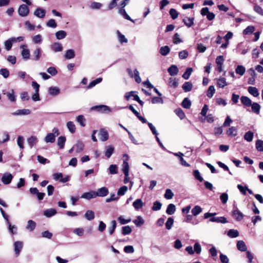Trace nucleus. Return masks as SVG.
Here are the masks:
<instances>
[{"instance_id": "55", "label": "nucleus", "mask_w": 263, "mask_h": 263, "mask_svg": "<svg viewBox=\"0 0 263 263\" xmlns=\"http://www.w3.org/2000/svg\"><path fill=\"white\" fill-rule=\"evenodd\" d=\"M23 58L25 60H28L30 58V51L28 49H24L21 52Z\"/></svg>"}, {"instance_id": "34", "label": "nucleus", "mask_w": 263, "mask_h": 263, "mask_svg": "<svg viewBox=\"0 0 263 263\" xmlns=\"http://www.w3.org/2000/svg\"><path fill=\"white\" fill-rule=\"evenodd\" d=\"M102 81V78H99L95 80L92 81L89 85L87 86V89H90L96 86L97 84L100 83Z\"/></svg>"}, {"instance_id": "59", "label": "nucleus", "mask_w": 263, "mask_h": 263, "mask_svg": "<svg viewBox=\"0 0 263 263\" xmlns=\"http://www.w3.org/2000/svg\"><path fill=\"white\" fill-rule=\"evenodd\" d=\"M215 88L214 87V86H210L209 88H208V90L207 91V96L209 97V98H212L214 93H215Z\"/></svg>"}, {"instance_id": "39", "label": "nucleus", "mask_w": 263, "mask_h": 263, "mask_svg": "<svg viewBox=\"0 0 263 263\" xmlns=\"http://www.w3.org/2000/svg\"><path fill=\"white\" fill-rule=\"evenodd\" d=\"M132 229L129 226H124L122 228V234L124 235H128L131 233Z\"/></svg>"}, {"instance_id": "8", "label": "nucleus", "mask_w": 263, "mask_h": 263, "mask_svg": "<svg viewBox=\"0 0 263 263\" xmlns=\"http://www.w3.org/2000/svg\"><path fill=\"white\" fill-rule=\"evenodd\" d=\"M46 14V10L41 8H37L34 11V15L39 18H44Z\"/></svg>"}, {"instance_id": "25", "label": "nucleus", "mask_w": 263, "mask_h": 263, "mask_svg": "<svg viewBox=\"0 0 263 263\" xmlns=\"http://www.w3.org/2000/svg\"><path fill=\"white\" fill-rule=\"evenodd\" d=\"M248 92L254 97H258L259 96V92L257 88L255 87L250 86L248 87Z\"/></svg>"}, {"instance_id": "16", "label": "nucleus", "mask_w": 263, "mask_h": 263, "mask_svg": "<svg viewBox=\"0 0 263 263\" xmlns=\"http://www.w3.org/2000/svg\"><path fill=\"white\" fill-rule=\"evenodd\" d=\"M15 42H16V38L15 37H12L6 41L5 42V46L6 49L8 51L10 50L12 48V43Z\"/></svg>"}, {"instance_id": "42", "label": "nucleus", "mask_w": 263, "mask_h": 263, "mask_svg": "<svg viewBox=\"0 0 263 263\" xmlns=\"http://www.w3.org/2000/svg\"><path fill=\"white\" fill-rule=\"evenodd\" d=\"M184 24L188 27H191L194 24L193 17H186L183 19Z\"/></svg>"}, {"instance_id": "30", "label": "nucleus", "mask_w": 263, "mask_h": 263, "mask_svg": "<svg viewBox=\"0 0 263 263\" xmlns=\"http://www.w3.org/2000/svg\"><path fill=\"white\" fill-rule=\"evenodd\" d=\"M75 57V52L73 49H68L66 51L65 57L66 59H71Z\"/></svg>"}, {"instance_id": "41", "label": "nucleus", "mask_w": 263, "mask_h": 263, "mask_svg": "<svg viewBox=\"0 0 263 263\" xmlns=\"http://www.w3.org/2000/svg\"><path fill=\"white\" fill-rule=\"evenodd\" d=\"M67 127L68 128L69 130L73 134L76 132V128L74 124L72 121H68L67 123Z\"/></svg>"}, {"instance_id": "1", "label": "nucleus", "mask_w": 263, "mask_h": 263, "mask_svg": "<svg viewBox=\"0 0 263 263\" xmlns=\"http://www.w3.org/2000/svg\"><path fill=\"white\" fill-rule=\"evenodd\" d=\"M90 110L102 113L110 112L111 111L110 107L105 105L93 106L90 108Z\"/></svg>"}, {"instance_id": "17", "label": "nucleus", "mask_w": 263, "mask_h": 263, "mask_svg": "<svg viewBox=\"0 0 263 263\" xmlns=\"http://www.w3.org/2000/svg\"><path fill=\"white\" fill-rule=\"evenodd\" d=\"M193 85L191 82H185L182 86V88L185 92H189L193 88Z\"/></svg>"}, {"instance_id": "32", "label": "nucleus", "mask_w": 263, "mask_h": 263, "mask_svg": "<svg viewBox=\"0 0 263 263\" xmlns=\"http://www.w3.org/2000/svg\"><path fill=\"white\" fill-rule=\"evenodd\" d=\"M239 235V232L237 230L230 229L228 232V236L230 238H236Z\"/></svg>"}, {"instance_id": "36", "label": "nucleus", "mask_w": 263, "mask_h": 263, "mask_svg": "<svg viewBox=\"0 0 263 263\" xmlns=\"http://www.w3.org/2000/svg\"><path fill=\"white\" fill-rule=\"evenodd\" d=\"M52 49L54 52H59L63 50V47L61 44L54 43L52 46Z\"/></svg>"}, {"instance_id": "53", "label": "nucleus", "mask_w": 263, "mask_h": 263, "mask_svg": "<svg viewBox=\"0 0 263 263\" xmlns=\"http://www.w3.org/2000/svg\"><path fill=\"white\" fill-rule=\"evenodd\" d=\"M133 222L136 226L140 227L144 223V221L140 216H139L137 217L136 219L133 221Z\"/></svg>"}, {"instance_id": "4", "label": "nucleus", "mask_w": 263, "mask_h": 263, "mask_svg": "<svg viewBox=\"0 0 263 263\" xmlns=\"http://www.w3.org/2000/svg\"><path fill=\"white\" fill-rule=\"evenodd\" d=\"M232 216L237 221L241 220L244 217V215L237 208L233 211Z\"/></svg>"}, {"instance_id": "14", "label": "nucleus", "mask_w": 263, "mask_h": 263, "mask_svg": "<svg viewBox=\"0 0 263 263\" xmlns=\"http://www.w3.org/2000/svg\"><path fill=\"white\" fill-rule=\"evenodd\" d=\"M66 140V139L65 136H61L58 138L57 145L60 149L64 148Z\"/></svg>"}, {"instance_id": "40", "label": "nucleus", "mask_w": 263, "mask_h": 263, "mask_svg": "<svg viewBox=\"0 0 263 263\" xmlns=\"http://www.w3.org/2000/svg\"><path fill=\"white\" fill-rule=\"evenodd\" d=\"M117 33L118 34V39L120 43H126L128 42L127 39L125 37V35L121 34L119 30H117Z\"/></svg>"}, {"instance_id": "35", "label": "nucleus", "mask_w": 263, "mask_h": 263, "mask_svg": "<svg viewBox=\"0 0 263 263\" xmlns=\"http://www.w3.org/2000/svg\"><path fill=\"white\" fill-rule=\"evenodd\" d=\"M119 13L123 16L124 18L134 23V20L128 15L124 8H120L119 9Z\"/></svg>"}, {"instance_id": "61", "label": "nucleus", "mask_w": 263, "mask_h": 263, "mask_svg": "<svg viewBox=\"0 0 263 263\" xmlns=\"http://www.w3.org/2000/svg\"><path fill=\"white\" fill-rule=\"evenodd\" d=\"M111 226L109 228V233L110 235H112L116 228L117 227V223L115 220H112L111 221Z\"/></svg>"}, {"instance_id": "63", "label": "nucleus", "mask_w": 263, "mask_h": 263, "mask_svg": "<svg viewBox=\"0 0 263 263\" xmlns=\"http://www.w3.org/2000/svg\"><path fill=\"white\" fill-rule=\"evenodd\" d=\"M169 13H170V14L171 15V17L172 18V19L173 20H175L176 19L178 16V14L179 13H178V12L176 10V9H174V8H171L170 10V11H169Z\"/></svg>"}, {"instance_id": "5", "label": "nucleus", "mask_w": 263, "mask_h": 263, "mask_svg": "<svg viewBox=\"0 0 263 263\" xmlns=\"http://www.w3.org/2000/svg\"><path fill=\"white\" fill-rule=\"evenodd\" d=\"M96 196L99 197H104L108 195V190L106 187H102L97 191V192H95Z\"/></svg>"}, {"instance_id": "38", "label": "nucleus", "mask_w": 263, "mask_h": 263, "mask_svg": "<svg viewBox=\"0 0 263 263\" xmlns=\"http://www.w3.org/2000/svg\"><path fill=\"white\" fill-rule=\"evenodd\" d=\"M235 71L237 74L243 76L246 72V68L242 65H238L235 69Z\"/></svg>"}, {"instance_id": "11", "label": "nucleus", "mask_w": 263, "mask_h": 263, "mask_svg": "<svg viewBox=\"0 0 263 263\" xmlns=\"http://www.w3.org/2000/svg\"><path fill=\"white\" fill-rule=\"evenodd\" d=\"M144 205V203L142 202L141 199H137L133 203V206L134 207L135 209L137 211L141 209Z\"/></svg>"}, {"instance_id": "47", "label": "nucleus", "mask_w": 263, "mask_h": 263, "mask_svg": "<svg viewBox=\"0 0 263 263\" xmlns=\"http://www.w3.org/2000/svg\"><path fill=\"white\" fill-rule=\"evenodd\" d=\"M170 49L168 46L162 47L160 50V53L162 55H166L170 52Z\"/></svg>"}, {"instance_id": "43", "label": "nucleus", "mask_w": 263, "mask_h": 263, "mask_svg": "<svg viewBox=\"0 0 263 263\" xmlns=\"http://www.w3.org/2000/svg\"><path fill=\"white\" fill-rule=\"evenodd\" d=\"M55 36L57 39L61 40L66 37V32L64 30L58 31L55 33Z\"/></svg>"}, {"instance_id": "12", "label": "nucleus", "mask_w": 263, "mask_h": 263, "mask_svg": "<svg viewBox=\"0 0 263 263\" xmlns=\"http://www.w3.org/2000/svg\"><path fill=\"white\" fill-rule=\"evenodd\" d=\"M167 71L171 76H174L177 74L179 69L177 66L172 65L167 69Z\"/></svg>"}, {"instance_id": "13", "label": "nucleus", "mask_w": 263, "mask_h": 263, "mask_svg": "<svg viewBox=\"0 0 263 263\" xmlns=\"http://www.w3.org/2000/svg\"><path fill=\"white\" fill-rule=\"evenodd\" d=\"M14 246L15 253L17 256L23 248V243L21 241H17L14 242Z\"/></svg>"}, {"instance_id": "2", "label": "nucleus", "mask_w": 263, "mask_h": 263, "mask_svg": "<svg viewBox=\"0 0 263 263\" xmlns=\"http://www.w3.org/2000/svg\"><path fill=\"white\" fill-rule=\"evenodd\" d=\"M18 13L20 16L23 17L28 15L29 13V7L25 4L20 5L18 9Z\"/></svg>"}, {"instance_id": "6", "label": "nucleus", "mask_w": 263, "mask_h": 263, "mask_svg": "<svg viewBox=\"0 0 263 263\" xmlns=\"http://www.w3.org/2000/svg\"><path fill=\"white\" fill-rule=\"evenodd\" d=\"M99 139L102 141H106L108 139L109 136L107 130L101 129L99 132Z\"/></svg>"}, {"instance_id": "24", "label": "nucleus", "mask_w": 263, "mask_h": 263, "mask_svg": "<svg viewBox=\"0 0 263 263\" xmlns=\"http://www.w3.org/2000/svg\"><path fill=\"white\" fill-rule=\"evenodd\" d=\"M60 90L57 87H50L49 88V93L51 96H56L60 93Z\"/></svg>"}, {"instance_id": "52", "label": "nucleus", "mask_w": 263, "mask_h": 263, "mask_svg": "<svg viewBox=\"0 0 263 263\" xmlns=\"http://www.w3.org/2000/svg\"><path fill=\"white\" fill-rule=\"evenodd\" d=\"M217 85L220 88H223L225 86L227 85L226 79L222 78L218 79Z\"/></svg>"}, {"instance_id": "57", "label": "nucleus", "mask_w": 263, "mask_h": 263, "mask_svg": "<svg viewBox=\"0 0 263 263\" xmlns=\"http://www.w3.org/2000/svg\"><path fill=\"white\" fill-rule=\"evenodd\" d=\"M164 196L165 198H166V199H171L173 197L174 193L172 192L171 190L167 189L166 190Z\"/></svg>"}, {"instance_id": "7", "label": "nucleus", "mask_w": 263, "mask_h": 263, "mask_svg": "<svg viewBox=\"0 0 263 263\" xmlns=\"http://www.w3.org/2000/svg\"><path fill=\"white\" fill-rule=\"evenodd\" d=\"M13 176L11 174H5L2 177V181L5 184H8L11 182Z\"/></svg>"}, {"instance_id": "18", "label": "nucleus", "mask_w": 263, "mask_h": 263, "mask_svg": "<svg viewBox=\"0 0 263 263\" xmlns=\"http://www.w3.org/2000/svg\"><path fill=\"white\" fill-rule=\"evenodd\" d=\"M84 217L88 220L91 221L95 218V213L92 210H87L84 214Z\"/></svg>"}, {"instance_id": "21", "label": "nucleus", "mask_w": 263, "mask_h": 263, "mask_svg": "<svg viewBox=\"0 0 263 263\" xmlns=\"http://www.w3.org/2000/svg\"><path fill=\"white\" fill-rule=\"evenodd\" d=\"M227 134L230 137H235L237 135V130L236 127L232 126L227 130Z\"/></svg>"}, {"instance_id": "60", "label": "nucleus", "mask_w": 263, "mask_h": 263, "mask_svg": "<svg viewBox=\"0 0 263 263\" xmlns=\"http://www.w3.org/2000/svg\"><path fill=\"white\" fill-rule=\"evenodd\" d=\"M254 11L260 15L263 16V9L259 5L256 4L254 6Z\"/></svg>"}, {"instance_id": "26", "label": "nucleus", "mask_w": 263, "mask_h": 263, "mask_svg": "<svg viewBox=\"0 0 263 263\" xmlns=\"http://www.w3.org/2000/svg\"><path fill=\"white\" fill-rule=\"evenodd\" d=\"M250 106H251L252 110L254 113H255L256 114H259L260 109V106L258 103H252V105Z\"/></svg>"}, {"instance_id": "49", "label": "nucleus", "mask_w": 263, "mask_h": 263, "mask_svg": "<svg viewBox=\"0 0 263 263\" xmlns=\"http://www.w3.org/2000/svg\"><path fill=\"white\" fill-rule=\"evenodd\" d=\"M202 212L201 208L199 205H196L192 210V213L194 216H197Z\"/></svg>"}, {"instance_id": "28", "label": "nucleus", "mask_w": 263, "mask_h": 263, "mask_svg": "<svg viewBox=\"0 0 263 263\" xmlns=\"http://www.w3.org/2000/svg\"><path fill=\"white\" fill-rule=\"evenodd\" d=\"M55 140V138L53 134L51 133H49L47 135V136L45 138V141L46 143H53Z\"/></svg>"}, {"instance_id": "23", "label": "nucleus", "mask_w": 263, "mask_h": 263, "mask_svg": "<svg viewBox=\"0 0 263 263\" xmlns=\"http://www.w3.org/2000/svg\"><path fill=\"white\" fill-rule=\"evenodd\" d=\"M57 213V211L54 209H49L44 212V215L47 217H50Z\"/></svg>"}, {"instance_id": "19", "label": "nucleus", "mask_w": 263, "mask_h": 263, "mask_svg": "<svg viewBox=\"0 0 263 263\" xmlns=\"http://www.w3.org/2000/svg\"><path fill=\"white\" fill-rule=\"evenodd\" d=\"M36 226V224L35 222L32 220H29L27 222V224L26 227V228L30 231H32L35 229Z\"/></svg>"}, {"instance_id": "58", "label": "nucleus", "mask_w": 263, "mask_h": 263, "mask_svg": "<svg viewBox=\"0 0 263 263\" xmlns=\"http://www.w3.org/2000/svg\"><path fill=\"white\" fill-rule=\"evenodd\" d=\"M174 223V219L172 217H169L166 223H165V227L167 230H170L173 224Z\"/></svg>"}, {"instance_id": "54", "label": "nucleus", "mask_w": 263, "mask_h": 263, "mask_svg": "<svg viewBox=\"0 0 263 263\" xmlns=\"http://www.w3.org/2000/svg\"><path fill=\"white\" fill-rule=\"evenodd\" d=\"M128 190V188L126 186L124 185L121 187H120L117 192V195L118 196H123L124 195L125 193L127 192Z\"/></svg>"}, {"instance_id": "3", "label": "nucleus", "mask_w": 263, "mask_h": 263, "mask_svg": "<svg viewBox=\"0 0 263 263\" xmlns=\"http://www.w3.org/2000/svg\"><path fill=\"white\" fill-rule=\"evenodd\" d=\"M124 159L123 161V172L124 174V175H126L127 174H129V164L127 162V160H128V156L127 154H125L123 155V156Z\"/></svg>"}, {"instance_id": "50", "label": "nucleus", "mask_w": 263, "mask_h": 263, "mask_svg": "<svg viewBox=\"0 0 263 263\" xmlns=\"http://www.w3.org/2000/svg\"><path fill=\"white\" fill-rule=\"evenodd\" d=\"M168 83L169 85L173 88H176L178 85V82L176 78H170Z\"/></svg>"}, {"instance_id": "33", "label": "nucleus", "mask_w": 263, "mask_h": 263, "mask_svg": "<svg viewBox=\"0 0 263 263\" xmlns=\"http://www.w3.org/2000/svg\"><path fill=\"white\" fill-rule=\"evenodd\" d=\"M193 70L191 67H189L186 69L185 72L182 75V77L185 80H187L189 79L190 76L191 75Z\"/></svg>"}, {"instance_id": "27", "label": "nucleus", "mask_w": 263, "mask_h": 263, "mask_svg": "<svg viewBox=\"0 0 263 263\" xmlns=\"http://www.w3.org/2000/svg\"><path fill=\"white\" fill-rule=\"evenodd\" d=\"M254 134L251 131H248L244 135V139L248 142H251L253 139Z\"/></svg>"}, {"instance_id": "64", "label": "nucleus", "mask_w": 263, "mask_h": 263, "mask_svg": "<svg viewBox=\"0 0 263 263\" xmlns=\"http://www.w3.org/2000/svg\"><path fill=\"white\" fill-rule=\"evenodd\" d=\"M193 175L195 178L200 182H202L203 180L202 177L201 176L200 172L198 170L194 171Z\"/></svg>"}, {"instance_id": "48", "label": "nucleus", "mask_w": 263, "mask_h": 263, "mask_svg": "<svg viewBox=\"0 0 263 263\" xmlns=\"http://www.w3.org/2000/svg\"><path fill=\"white\" fill-rule=\"evenodd\" d=\"M108 169L110 174L114 175L118 173V166L116 164H111Z\"/></svg>"}, {"instance_id": "56", "label": "nucleus", "mask_w": 263, "mask_h": 263, "mask_svg": "<svg viewBox=\"0 0 263 263\" xmlns=\"http://www.w3.org/2000/svg\"><path fill=\"white\" fill-rule=\"evenodd\" d=\"M37 142V138L35 136H31L28 139V143L29 145L32 147Z\"/></svg>"}, {"instance_id": "20", "label": "nucleus", "mask_w": 263, "mask_h": 263, "mask_svg": "<svg viewBox=\"0 0 263 263\" xmlns=\"http://www.w3.org/2000/svg\"><path fill=\"white\" fill-rule=\"evenodd\" d=\"M240 100L241 103L246 106H250L252 105V101L248 97L242 96Z\"/></svg>"}, {"instance_id": "29", "label": "nucleus", "mask_w": 263, "mask_h": 263, "mask_svg": "<svg viewBox=\"0 0 263 263\" xmlns=\"http://www.w3.org/2000/svg\"><path fill=\"white\" fill-rule=\"evenodd\" d=\"M115 151L114 147L112 146H108L105 153V155L107 158H109Z\"/></svg>"}, {"instance_id": "46", "label": "nucleus", "mask_w": 263, "mask_h": 263, "mask_svg": "<svg viewBox=\"0 0 263 263\" xmlns=\"http://www.w3.org/2000/svg\"><path fill=\"white\" fill-rule=\"evenodd\" d=\"M77 121L78 122H79L80 123V124L82 126H83V127L85 126V125H86V124H85L86 119L84 118V116H83V115H79L77 117Z\"/></svg>"}, {"instance_id": "44", "label": "nucleus", "mask_w": 263, "mask_h": 263, "mask_svg": "<svg viewBox=\"0 0 263 263\" xmlns=\"http://www.w3.org/2000/svg\"><path fill=\"white\" fill-rule=\"evenodd\" d=\"M255 146L256 149L259 152H263V140H257L256 141Z\"/></svg>"}, {"instance_id": "22", "label": "nucleus", "mask_w": 263, "mask_h": 263, "mask_svg": "<svg viewBox=\"0 0 263 263\" xmlns=\"http://www.w3.org/2000/svg\"><path fill=\"white\" fill-rule=\"evenodd\" d=\"M176 211V206L173 203H170L168 205L166 213L168 215H173Z\"/></svg>"}, {"instance_id": "45", "label": "nucleus", "mask_w": 263, "mask_h": 263, "mask_svg": "<svg viewBox=\"0 0 263 263\" xmlns=\"http://www.w3.org/2000/svg\"><path fill=\"white\" fill-rule=\"evenodd\" d=\"M33 55L34 56V60L38 61L41 55V49L40 48H36L33 52Z\"/></svg>"}, {"instance_id": "51", "label": "nucleus", "mask_w": 263, "mask_h": 263, "mask_svg": "<svg viewBox=\"0 0 263 263\" xmlns=\"http://www.w3.org/2000/svg\"><path fill=\"white\" fill-rule=\"evenodd\" d=\"M162 204L158 201H156L153 203V206L152 208L153 211H157L161 209Z\"/></svg>"}, {"instance_id": "10", "label": "nucleus", "mask_w": 263, "mask_h": 263, "mask_svg": "<svg viewBox=\"0 0 263 263\" xmlns=\"http://www.w3.org/2000/svg\"><path fill=\"white\" fill-rule=\"evenodd\" d=\"M96 194L95 191H90L89 192H86L83 193L81 196V198L86 199L88 200H90L92 198H96Z\"/></svg>"}, {"instance_id": "9", "label": "nucleus", "mask_w": 263, "mask_h": 263, "mask_svg": "<svg viewBox=\"0 0 263 263\" xmlns=\"http://www.w3.org/2000/svg\"><path fill=\"white\" fill-rule=\"evenodd\" d=\"M209 221L221 223H226L228 222L227 219L224 217H213L210 218Z\"/></svg>"}, {"instance_id": "31", "label": "nucleus", "mask_w": 263, "mask_h": 263, "mask_svg": "<svg viewBox=\"0 0 263 263\" xmlns=\"http://www.w3.org/2000/svg\"><path fill=\"white\" fill-rule=\"evenodd\" d=\"M182 106L185 108L189 109L191 106V102L188 98H185L182 101Z\"/></svg>"}, {"instance_id": "15", "label": "nucleus", "mask_w": 263, "mask_h": 263, "mask_svg": "<svg viewBox=\"0 0 263 263\" xmlns=\"http://www.w3.org/2000/svg\"><path fill=\"white\" fill-rule=\"evenodd\" d=\"M237 249L241 252L246 251L247 250V246L243 240H239L237 243Z\"/></svg>"}, {"instance_id": "37", "label": "nucleus", "mask_w": 263, "mask_h": 263, "mask_svg": "<svg viewBox=\"0 0 263 263\" xmlns=\"http://www.w3.org/2000/svg\"><path fill=\"white\" fill-rule=\"evenodd\" d=\"M84 145L83 142L78 141L75 145L76 152L78 153L82 152L84 149Z\"/></svg>"}, {"instance_id": "62", "label": "nucleus", "mask_w": 263, "mask_h": 263, "mask_svg": "<svg viewBox=\"0 0 263 263\" xmlns=\"http://www.w3.org/2000/svg\"><path fill=\"white\" fill-rule=\"evenodd\" d=\"M118 221L121 224H125L126 223H129L131 221V219L128 218L127 219H125L123 218L122 216H120L118 218Z\"/></svg>"}]
</instances>
